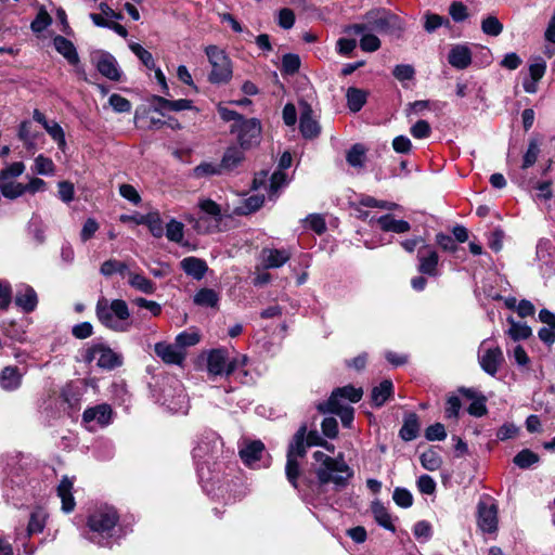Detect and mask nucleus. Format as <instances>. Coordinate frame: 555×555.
Instances as JSON below:
<instances>
[{"label": "nucleus", "instance_id": "obj_56", "mask_svg": "<svg viewBox=\"0 0 555 555\" xmlns=\"http://www.w3.org/2000/svg\"><path fill=\"white\" fill-rule=\"evenodd\" d=\"M287 176L283 170L279 169L274 171L270 178L269 193L275 195L278 191L287 184Z\"/></svg>", "mask_w": 555, "mask_h": 555}, {"label": "nucleus", "instance_id": "obj_18", "mask_svg": "<svg viewBox=\"0 0 555 555\" xmlns=\"http://www.w3.org/2000/svg\"><path fill=\"white\" fill-rule=\"evenodd\" d=\"M291 258L287 249L263 248L261 250V262L264 268H280Z\"/></svg>", "mask_w": 555, "mask_h": 555}, {"label": "nucleus", "instance_id": "obj_39", "mask_svg": "<svg viewBox=\"0 0 555 555\" xmlns=\"http://www.w3.org/2000/svg\"><path fill=\"white\" fill-rule=\"evenodd\" d=\"M392 391V383L388 379L383 380L378 386L372 389L371 398L376 406H382L389 398Z\"/></svg>", "mask_w": 555, "mask_h": 555}, {"label": "nucleus", "instance_id": "obj_4", "mask_svg": "<svg viewBox=\"0 0 555 555\" xmlns=\"http://www.w3.org/2000/svg\"><path fill=\"white\" fill-rule=\"evenodd\" d=\"M363 396L361 388H354L352 385L336 388L330 399L326 402H321L317 405V409L321 413H333L340 417V421L345 427H350L353 422V408L341 402L343 399H347L350 402H359Z\"/></svg>", "mask_w": 555, "mask_h": 555}, {"label": "nucleus", "instance_id": "obj_60", "mask_svg": "<svg viewBox=\"0 0 555 555\" xmlns=\"http://www.w3.org/2000/svg\"><path fill=\"white\" fill-rule=\"evenodd\" d=\"M109 105L117 113H128L131 111V103L126 98L114 93L108 99Z\"/></svg>", "mask_w": 555, "mask_h": 555}, {"label": "nucleus", "instance_id": "obj_15", "mask_svg": "<svg viewBox=\"0 0 555 555\" xmlns=\"http://www.w3.org/2000/svg\"><path fill=\"white\" fill-rule=\"evenodd\" d=\"M496 507L493 504L480 503L478 505V525L482 531L493 532L498 527Z\"/></svg>", "mask_w": 555, "mask_h": 555}, {"label": "nucleus", "instance_id": "obj_43", "mask_svg": "<svg viewBox=\"0 0 555 555\" xmlns=\"http://www.w3.org/2000/svg\"><path fill=\"white\" fill-rule=\"evenodd\" d=\"M198 207L202 212L214 219V222L219 224L222 214L220 206L216 202L209 198L202 199L198 203Z\"/></svg>", "mask_w": 555, "mask_h": 555}, {"label": "nucleus", "instance_id": "obj_38", "mask_svg": "<svg viewBox=\"0 0 555 555\" xmlns=\"http://www.w3.org/2000/svg\"><path fill=\"white\" fill-rule=\"evenodd\" d=\"M261 133L260 121L256 118L242 119L240 120V139L245 137L248 139H255Z\"/></svg>", "mask_w": 555, "mask_h": 555}, {"label": "nucleus", "instance_id": "obj_58", "mask_svg": "<svg viewBox=\"0 0 555 555\" xmlns=\"http://www.w3.org/2000/svg\"><path fill=\"white\" fill-rule=\"evenodd\" d=\"M540 154V147L538 146L535 141H531L528 145L527 151L525 152V155L522 157V169H527L537 162L538 156Z\"/></svg>", "mask_w": 555, "mask_h": 555}, {"label": "nucleus", "instance_id": "obj_35", "mask_svg": "<svg viewBox=\"0 0 555 555\" xmlns=\"http://www.w3.org/2000/svg\"><path fill=\"white\" fill-rule=\"evenodd\" d=\"M372 513L374 515V519L379 526L395 532L396 528L392 524L391 515L380 502H374L372 504Z\"/></svg>", "mask_w": 555, "mask_h": 555}, {"label": "nucleus", "instance_id": "obj_29", "mask_svg": "<svg viewBox=\"0 0 555 555\" xmlns=\"http://www.w3.org/2000/svg\"><path fill=\"white\" fill-rule=\"evenodd\" d=\"M420 264L418 271L423 274H427L430 276L437 275V266H438V254L435 250H428L426 255L423 254V248L418 250L417 255Z\"/></svg>", "mask_w": 555, "mask_h": 555}, {"label": "nucleus", "instance_id": "obj_45", "mask_svg": "<svg viewBox=\"0 0 555 555\" xmlns=\"http://www.w3.org/2000/svg\"><path fill=\"white\" fill-rule=\"evenodd\" d=\"M127 264L122 261H118L115 259H108L104 261L100 268L101 274L104 276H111L114 273H119L121 275L126 274Z\"/></svg>", "mask_w": 555, "mask_h": 555}, {"label": "nucleus", "instance_id": "obj_22", "mask_svg": "<svg viewBox=\"0 0 555 555\" xmlns=\"http://www.w3.org/2000/svg\"><path fill=\"white\" fill-rule=\"evenodd\" d=\"M250 141H242L240 145L231 146L224 153L220 167L225 170L235 168L243 159L244 150L249 147Z\"/></svg>", "mask_w": 555, "mask_h": 555}, {"label": "nucleus", "instance_id": "obj_3", "mask_svg": "<svg viewBox=\"0 0 555 555\" xmlns=\"http://www.w3.org/2000/svg\"><path fill=\"white\" fill-rule=\"evenodd\" d=\"M95 314L103 326L115 332H126L131 325L130 311L122 299L109 300L106 297H100L96 301Z\"/></svg>", "mask_w": 555, "mask_h": 555}, {"label": "nucleus", "instance_id": "obj_16", "mask_svg": "<svg viewBox=\"0 0 555 555\" xmlns=\"http://www.w3.org/2000/svg\"><path fill=\"white\" fill-rule=\"evenodd\" d=\"M74 488V479L67 476H64L56 489L57 496L62 501V511L65 513H70L74 511L76 506V502L73 495Z\"/></svg>", "mask_w": 555, "mask_h": 555}, {"label": "nucleus", "instance_id": "obj_36", "mask_svg": "<svg viewBox=\"0 0 555 555\" xmlns=\"http://www.w3.org/2000/svg\"><path fill=\"white\" fill-rule=\"evenodd\" d=\"M346 99L349 109L356 113L359 112L366 103V92L361 89L350 87L347 89Z\"/></svg>", "mask_w": 555, "mask_h": 555}, {"label": "nucleus", "instance_id": "obj_52", "mask_svg": "<svg viewBox=\"0 0 555 555\" xmlns=\"http://www.w3.org/2000/svg\"><path fill=\"white\" fill-rule=\"evenodd\" d=\"M129 48L147 68L152 69L155 67L153 55L141 44L132 42L129 44Z\"/></svg>", "mask_w": 555, "mask_h": 555}, {"label": "nucleus", "instance_id": "obj_1", "mask_svg": "<svg viewBox=\"0 0 555 555\" xmlns=\"http://www.w3.org/2000/svg\"><path fill=\"white\" fill-rule=\"evenodd\" d=\"M373 30L399 38L404 30V26L399 16L385 9H374L364 14L362 23L352 24L345 28V33L349 35H361Z\"/></svg>", "mask_w": 555, "mask_h": 555}, {"label": "nucleus", "instance_id": "obj_50", "mask_svg": "<svg viewBox=\"0 0 555 555\" xmlns=\"http://www.w3.org/2000/svg\"><path fill=\"white\" fill-rule=\"evenodd\" d=\"M298 460L299 459L293 457V456L287 457L286 466H285V473H286L287 480L292 483V486L294 488H297V486H298L297 479L300 474Z\"/></svg>", "mask_w": 555, "mask_h": 555}, {"label": "nucleus", "instance_id": "obj_27", "mask_svg": "<svg viewBox=\"0 0 555 555\" xmlns=\"http://www.w3.org/2000/svg\"><path fill=\"white\" fill-rule=\"evenodd\" d=\"M307 433V426L302 425L296 431L293 437L292 442L288 446L287 457H297L301 459L306 455L307 452V441L305 440Z\"/></svg>", "mask_w": 555, "mask_h": 555}, {"label": "nucleus", "instance_id": "obj_34", "mask_svg": "<svg viewBox=\"0 0 555 555\" xmlns=\"http://www.w3.org/2000/svg\"><path fill=\"white\" fill-rule=\"evenodd\" d=\"M130 286L144 294H153L156 289L155 284L142 274L127 272Z\"/></svg>", "mask_w": 555, "mask_h": 555}, {"label": "nucleus", "instance_id": "obj_62", "mask_svg": "<svg viewBox=\"0 0 555 555\" xmlns=\"http://www.w3.org/2000/svg\"><path fill=\"white\" fill-rule=\"evenodd\" d=\"M425 437L429 441H441L447 437L444 426L441 423H436L427 427Z\"/></svg>", "mask_w": 555, "mask_h": 555}, {"label": "nucleus", "instance_id": "obj_23", "mask_svg": "<svg viewBox=\"0 0 555 555\" xmlns=\"http://www.w3.org/2000/svg\"><path fill=\"white\" fill-rule=\"evenodd\" d=\"M180 267L185 272V274L197 281L202 280L208 270L206 261L192 256L182 259Z\"/></svg>", "mask_w": 555, "mask_h": 555}, {"label": "nucleus", "instance_id": "obj_20", "mask_svg": "<svg viewBox=\"0 0 555 555\" xmlns=\"http://www.w3.org/2000/svg\"><path fill=\"white\" fill-rule=\"evenodd\" d=\"M300 131L305 138H314L321 134V126L309 106H306L301 113Z\"/></svg>", "mask_w": 555, "mask_h": 555}, {"label": "nucleus", "instance_id": "obj_64", "mask_svg": "<svg viewBox=\"0 0 555 555\" xmlns=\"http://www.w3.org/2000/svg\"><path fill=\"white\" fill-rule=\"evenodd\" d=\"M306 222L308 223L309 228L317 234H322L326 230L325 219L319 214L309 215L306 218Z\"/></svg>", "mask_w": 555, "mask_h": 555}, {"label": "nucleus", "instance_id": "obj_12", "mask_svg": "<svg viewBox=\"0 0 555 555\" xmlns=\"http://www.w3.org/2000/svg\"><path fill=\"white\" fill-rule=\"evenodd\" d=\"M96 69L101 75L109 80L118 81L121 76V72L118 67L116 59L109 53H101L94 59Z\"/></svg>", "mask_w": 555, "mask_h": 555}, {"label": "nucleus", "instance_id": "obj_31", "mask_svg": "<svg viewBox=\"0 0 555 555\" xmlns=\"http://www.w3.org/2000/svg\"><path fill=\"white\" fill-rule=\"evenodd\" d=\"M185 220L192 224L193 229L199 234L212 233L218 230L219 224L214 222V219L202 216V217H193L188 216Z\"/></svg>", "mask_w": 555, "mask_h": 555}, {"label": "nucleus", "instance_id": "obj_19", "mask_svg": "<svg viewBox=\"0 0 555 555\" xmlns=\"http://www.w3.org/2000/svg\"><path fill=\"white\" fill-rule=\"evenodd\" d=\"M93 358L98 356L96 364L103 369H114L120 365L119 357L109 348L104 346H95L90 350Z\"/></svg>", "mask_w": 555, "mask_h": 555}, {"label": "nucleus", "instance_id": "obj_46", "mask_svg": "<svg viewBox=\"0 0 555 555\" xmlns=\"http://www.w3.org/2000/svg\"><path fill=\"white\" fill-rule=\"evenodd\" d=\"M539 461L538 454L530 451L529 449L521 450L517 453L513 460L514 464L519 468H529L531 465Z\"/></svg>", "mask_w": 555, "mask_h": 555}, {"label": "nucleus", "instance_id": "obj_48", "mask_svg": "<svg viewBox=\"0 0 555 555\" xmlns=\"http://www.w3.org/2000/svg\"><path fill=\"white\" fill-rule=\"evenodd\" d=\"M184 225L172 219L166 225V236L169 241L180 243L183 240Z\"/></svg>", "mask_w": 555, "mask_h": 555}, {"label": "nucleus", "instance_id": "obj_21", "mask_svg": "<svg viewBox=\"0 0 555 555\" xmlns=\"http://www.w3.org/2000/svg\"><path fill=\"white\" fill-rule=\"evenodd\" d=\"M112 418V409L108 404H99L85 410L82 420L86 423L96 422L101 426L108 425Z\"/></svg>", "mask_w": 555, "mask_h": 555}, {"label": "nucleus", "instance_id": "obj_54", "mask_svg": "<svg viewBox=\"0 0 555 555\" xmlns=\"http://www.w3.org/2000/svg\"><path fill=\"white\" fill-rule=\"evenodd\" d=\"M34 171L38 175L50 176L54 172V164L50 158L39 155L35 159Z\"/></svg>", "mask_w": 555, "mask_h": 555}, {"label": "nucleus", "instance_id": "obj_47", "mask_svg": "<svg viewBox=\"0 0 555 555\" xmlns=\"http://www.w3.org/2000/svg\"><path fill=\"white\" fill-rule=\"evenodd\" d=\"M482 31L492 37L499 36L503 31V24L495 16H488L481 22Z\"/></svg>", "mask_w": 555, "mask_h": 555}, {"label": "nucleus", "instance_id": "obj_6", "mask_svg": "<svg viewBox=\"0 0 555 555\" xmlns=\"http://www.w3.org/2000/svg\"><path fill=\"white\" fill-rule=\"evenodd\" d=\"M206 54L211 65L208 79L211 83H227L232 78V63L225 52L217 46H208Z\"/></svg>", "mask_w": 555, "mask_h": 555}, {"label": "nucleus", "instance_id": "obj_42", "mask_svg": "<svg viewBox=\"0 0 555 555\" xmlns=\"http://www.w3.org/2000/svg\"><path fill=\"white\" fill-rule=\"evenodd\" d=\"M508 322L511 323V327L508 328L507 334L513 340H522L531 336V328L527 324L517 323L513 319H508Z\"/></svg>", "mask_w": 555, "mask_h": 555}, {"label": "nucleus", "instance_id": "obj_24", "mask_svg": "<svg viewBox=\"0 0 555 555\" xmlns=\"http://www.w3.org/2000/svg\"><path fill=\"white\" fill-rule=\"evenodd\" d=\"M376 222L382 231L393 232L397 234L409 232L411 225L405 220H398L392 215L387 214L376 219Z\"/></svg>", "mask_w": 555, "mask_h": 555}, {"label": "nucleus", "instance_id": "obj_63", "mask_svg": "<svg viewBox=\"0 0 555 555\" xmlns=\"http://www.w3.org/2000/svg\"><path fill=\"white\" fill-rule=\"evenodd\" d=\"M12 302V287L9 282L0 281V310H8Z\"/></svg>", "mask_w": 555, "mask_h": 555}, {"label": "nucleus", "instance_id": "obj_25", "mask_svg": "<svg viewBox=\"0 0 555 555\" xmlns=\"http://www.w3.org/2000/svg\"><path fill=\"white\" fill-rule=\"evenodd\" d=\"M33 119L36 124L41 126L52 139H64L65 133L54 119H48L46 115L38 109L34 111Z\"/></svg>", "mask_w": 555, "mask_h": 555}, {"label": "nucleus", "instance_id": "obj_61", "mask_svg": "<svg viewBox=\"0 0 555 555\" xmlns=\"http://www.w3.org/2000/svg\"><path fill=\"white\" fill-rule=\"evenodd\" d=\"M278 24L284 29H291L295 24V13L288 8L281 9L278 14Z\"/></svg>", "mask_w": 555, "mask_h": 555}, {"label": "nucleus", "instance_id": "obj_59", "mask_svg": "<svg viewBox=\"0 0 555 555\" xmlns=\"http://www.w3.org/2000/svg\"><path fill=\"white\" fill-rule=\"evenodd\" d=\"M360 48L365 52H375L380 48V40L375 35L365 31L360 40Z\"/></svg>", "mask_w": 555, "mask_h": 555}, {"label": "nucleus", "instance_id": "obj_17", "mask_svg": "<svg viewBox=\"0 0 555 555\" xmlns=\"http://www.w3.org/2000/svg\"><path fill=\"white\" fill-rule=\"evenodd\" d=\"M263 453L264 444L260 440L246 442L240 449V456L242 461L250 467H254L257 462L261 460Z\"/></svg>", "mask_w": 555, "mask_h": 555}, {"label": "nucleus", "instance_id": "obj_13", "mask_svg": "<svg viewBox=\"0 0 555 555\" xmlns=\"http://www.w3.org/2000/svg\"><path fill=\"white\" fill-rule=\"evenodd\" d=\"M154 351L167 364L181 365L185 359V352L176 344L157 343L154 346Z\"/></svg>", "mask_w": 555, "mask_h": 555}, {"label": "nucleus", "instance_id": "obj_11", "mask_svg": "<svg viewBox=\"0 0 555 555\" xmlns=\"http://www.w3.org/2000/svg\"><path fill=\"white\" fill-rule=\"evenodd\" d=\"M486 341L481 344L479 364L481 369L491 376H494L502 364L504 358L499 347L485 348Z\"/></svg>", "mask_w": 555, "mask_h": 555}, {"label": "nucleus", "instance_id": "obj_32", "mask_svg": "<svg viewBox=\"0 0 555 555\" xmlns=\"http://www.w3.org/2000/svg\"><path fill=\"white\" fill-rule=\"evenodd\" d=\"M367 149L362 143L353 144L347 152V163L354 168H363L366 162Z\"/></svg>", "mask_w": 555, "mask_h": 555}, {"label": "nucleus", "instance_id": "obj_37", "mask_svg": "<svg viewBox=\"0 0 555 555\" xmlns=\"http://www.w3.org/2000/svg\"><path fill=\"white\" fill-rule=\"evenodd\" d=\"M418 430L420 424L417 415L415 413H411L405 417L404 424L399 434L404 441H411L417 437Z\"/></svg>", "mask_w": 555, "mask_h": 555}, {"label": "nucleus", "instance_id": "obj_30", "mask_svg": "<svg viewBox=\"0 0 555 555\" xmlns=\"http://www.w3.org/2000/svg\"><path fill=\"white\" fill-rule=\"evenodd\" d=\"M21 378L16 366H5L0 373V387L7 391L15 390L21 385Z\"/></svg>", "mask_w": 555, "mask_h": 555}, {"label": "nucleus", "instance_id": "obj_33", "mask_svg": "<svg viewBox=\"0 0 555 555\" xmlns=\"http://www.w3.org/2000/svg\"><path fill=\"white\" fill-rule=\"evenodd\" d=\"M154 102L164 111L180 112L192 108V101L186 99L167 100L163 96H155Z\"/></svg>", "mask_w": 555, "mask_h": 555}, {"label": "nucleus", "instance_id": "obj_9", "mask_svg": "<svg viewBox=\"0 0 555 555\" xmlns=\"http://www.w3.org/2000/svg\"><path fill=\"white\" fill-rule=\"evenodd\" d=\"M221 449V439L215 433H210L203 437L193 449V457L197 462L209 463L210 460L218 456Z\"/></svg>", "mask_w": 555, "mask_h": 555}, {"label": "nucleus", "instance_id": "obj_7", "mask_svg": "<svg viewBox=\"0 0 555 555\" xmlns=\"http://www.w3.org/2000/svg\"><path fill=\"white\" fill-rule=\"evenodd\" d=\"M25 165L22 162H15L0 171V192L3 197L15 199L23 195V183L16 179L24 172Z\"/></svg>", "mask_w": 555, "mask_h": 555}, {"label": "nucleus", "instance_id": "obj_53", "mask_svg": "<svg viewBox=\"0 0 555 555\" xmlns=\"http://www.w3.org/2000/svg\"><path fill=\"white\" fill-rule=\"evenodd\" d=\"M52 18L44 9H40L36 18L31 22L30 28L34 33L43 31L50 24Z\"/></svg>", "mask_w": 555, "mask_h": 555}, {"label": "nucleus", "instance_id": "obj_28", "mask_svg": "<svg viewBox=\"0 0 555 555\" xmlns=\"http://www.w3.org/2000/svg\"><path fill=\"white\" fill-rule=\"evenodd\" d=\"M448 61L453 67L464 69L472 63V53L465 46H455L451 49Z\"/></svg>", "mask_w": 555, "mask_h": 555}, {"label": "nucleus", "instance_id": "obj_10", "mask_svg": "<svg viewBox=\"0 0 555 555\" xmlns=\"http://www.w3.org/2000/svg\"><path fill=\"white\" fill-rule=\"evenodd\" d=\"M169 389H163L164 403L175 413H188V396L179 380H172Z\"/></svg>", "mask_w": 555, "mask_h": 555}, {"label": "nucleus", "instance_id": "obj_8", "mask_svg": "<svg viewBox=\"0 0 555 555\" xmlns=\"http://www.w3.org/2000/svg\"><path fill=\"white\" fill-rule=\"evenodd\" d=\"M237 369V360H230L227 350L212 349L207 354V371L210 375H230Z\"/></svg>", "mask_w": 555, "mask_h": 555}, {"label": "nucleus", "instance_id": "obj_49", "mask_svg": "<svg viewBox=\"0 0 555 555\" xmlns=\"http://www.w3.org/2000/svg\"><path fill=\"white\" fill-rule=\"evenodd\" d=\"M300 68V57L294 53H287L282 59V72L287 75L297 73Z\"/></svg>", "mask_w": 555, "mask_h": 555}, {"label": "nucleus", "instance_id": "obj_40", "mask_svg": "<svg viewBox=\"0 0 555 555\" xmlns=\"http://www.w3.org/2000/svg\"><path fill=\"white\" fill-rule=\"evenodd\" d=\"M219 301L218 294L211 288H202L194 296V304L202 307H216Z\"/></svg>", "mask_w": 555, "mask_h": 555}, {"label": "nucleus", "instance_id": "obj_55", "mask_svg": "<svg viewBox=\"0 0 555 555\" xmlns=\"http://www.w3.org/2000/svg\"><path fill=\"white\" fill-rule=\"evenodd\" d=\"M220 165H214L210 163H203L193 169V176L195 178H203L212 175H220L222 172Z\"/></svg>", "mask_w": 555, "mask_h": 555}, {"label": "nucleus", "instance_id": "obj_57", "mask_svg": "<svg viewBox=\"0 0 555 555\" xmlns=\"http://www.w3.org/2000/svg\"><path fill=\"white\" fill-rule=\"evenodd\" d=\"M395 503L403 508H408L413 504L411 492L404 488H396L392 494Z\"/></svg>", "mask_w": 555, "mask_h": 555}, {"label": "nucleus", "instance_id": "obj_41", "mask_svg": "<svg viewBox=\"0 0 555 555\" xmlns=\"http://www.w3.org/2000/svg\"><path fill=\"white\" fill-rule=\"evenodd\" d=\"M422 466L430 472L438 470L442 465V459L440 454L434 449H429L421 454Z\"/></svg>", "mask_w": 555, "mask_h": 555}, {"label": "nucleus", "instance_id": "obj_14", "mask_svg": "<svg viewBox=\"0 0 555 555\" xmlns=\"http://www.w3.org/2000/svg\"><path fill=\"white\" fill-rule=\"evenodd\" d=\"M14 302L22 311L26 313L33 312L38 305L37 293L31 286L22 285L16 291Z\"/></svg>", "mask_w": 555, "mask_h": 555}, {"label": "nucleus", "instance_id": "obj_51", "mask_svg": "<svg viewBox=\"0 0 555 555\" xmlns=\"http://www.w3.org/2000/svg\"><path fill=\"white\" fill-rule=\"evenodd\" d=\"M201 336L197 332H182L176 337V345L183 350L199 343Z\"/></svg>", "mask_w": 555, "mask_h": 555}, {"label": "nucleus", "instance_id": "obj_5", "mask_svg": "<svg viewBox=\"0 0 555 555\" xmlns=\"http://www.w3.org/2000/svg\"><path fill=\"white\" fill-rule=\"evenodd\" d=\"M118 521L119 515L114 507L102 506L90 514L87 526L95 537L109 539L114 535Z\"/></svg>", "mask_w": 555, "mask_h": 555}, {"label": "nucleus", "instance_id": "obj_44", "mask_svg": "<svg viewBox=\"0 0 555 555\" xmlns=\"http://www.w3.org/2000/svg\"><path fill=\"white\" fill-rule=\"evenodd\" d=\"M145 225L154 237H162L164 234V227L160 216L157 211H152L145 215Z\"/></svg>", "mask_w": 555, "mask_h": 555}, {"label": "nucleus", "instance_id": "obj_2", "mask_svg": "<svg viewBox=\"0 0 555 555\" xmlns=\"http://www.w3.org/2000/svg\"><path fill=\"white\" fill-rule=\"evenodd\" d=\"M312 457L317 463L314 474L320 485L333 482L338 489H341L353 476V470L345 462L343 454L332 457L322 451H315Z\"/></svg>", "mask_w": 555, "mask_h": 555}, {"label": "nucleus", "instance_id": "obj_26", "mask_svg": "<svg viewBox=\"0 0 555 555\" xmlns=\"http://www.w3.org/2000/svg\"><path fill=\"white\" fill-rule=\"evenodd\" d=\"M55 50L62 54L69 64L76 65L79 63V55L74 43L63 36H56L53 39Z\"/></svg>", "mask_w": 555, "mask_h": 555}]
</instances>
